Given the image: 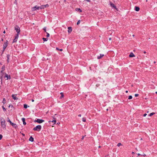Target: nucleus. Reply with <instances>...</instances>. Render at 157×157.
<instances>
[{
	"label": "nucleus",
	"instance_id": "1",
	"mask_svg": "<svg viewBox=\"0 0 157 157\" xmlns=\"http://www.w3.org/2000/svg\"><path fill=\"white\" fill-rule=\"evenodd\" d=\"M41 128V126L40 125H38L33 128L34 131H40Z\"/></svg>",
	"mask_w": 157,
	"mask_h": 157
},
{
	"label": "nucleus",
	"instance_id": "2",
	"mask_svg": "<svg viewBox=\"0 0 157 157\" xmlns=\"http://www.w3.org/2000/svg\"><path fill=\"white\" fill-rule=\"evenodd\" d=\"M5 122L6 121L4 119H3L1 122V125L4 129H6V125L5 124Z\"/></svg>",
	"mask_w": 157,
	"mask_h": 157
},
{
	"label": "nucleus",
	"instance_id": "3",
	"mask_svg": "<svg viewBox=\"0 0 157 157\" xmlns=\"http://www.w3.org/2000/svg\"><path fill=\"white\" fill-rule=\"evenodd\" d=\"M15 29L17 32V33L20 34V30L19 27L17 26H16L14 27Z\"/></svg>",
	"mask_w": 157,
	"mask_h": 157
},
{
	"label": "nucleus",
	"instance_id": "4",
	"mask_svg": "<svg viewBox=\"0 0 157 157\" xmlns=\"http://www.w3.org/2000/svg\"><path fill=\"white\" fill-rule=\"evenodd\" d=\"M8 42L7 40H6L5 42L3 44V52L4 51L6 48V47L8 45Z\"/></svg>",
	"mask_w": 157,
	"mask_h": 157
},
{
	"label": "nucleus",
	"instance_id": "5",
	"mask_svg": "<svg viewBox=\"0 0 157 157\" xmlns=\"http://www.w3.org/2000/svg\"><path fill=\"white\" fill-rule=\"evenodd\" d=\"M44 121V120L39 119H37L36 120H35L34 121L35 122H37L39 123H41Z\"/></svg>",
	"mask_w": 157,
	"mask_h": 157
},
{
	"label": "nucleus",
	"instance_id": "6",
	"mask_svg": "<svg viewBox=\"0 0 157 157\" xmlns=\"http://www.w3.org/2000/svg\"><path fill=\"white\" fill-rule=\"evenodd\" d=\"M39 9H40L39 6H35L32 9V11H35V10H39Z\"/></svg>",
	"mask_w": 157,
	"mask_h": 157
},
{
	"label": "nucleus",
	"instance_id": "7",
	"mask_svg": "<svg viewBox=\"0 0 157 157\" xmlns=\"http://www.w3.org/2000/svg\"><path fill=\"white\" fill-rule=\"evenodd\" d=\"M55 115H56V114H55L54 115V117H53V119H54V120H52V121H49V122H54V124H55L56 123V118H55Z\"/></svg>",
	"mask_w": 157,
	"mask_h": 157
},
{
	"label": "nucleus",
	"instance_id": "8",
	"mask_svg": "<svg viewBox=\"0 0 157 157\" xmlns=\"http://www.w3.org/2000/svg\"><path fill=\"white\" fill-rule=\"evenodd\" d=\"M6 74V75H5V78H7V79H6L7 80L8 79H10L11 78V77H10V75H8V74Z\"/></svg>",
	"mask_w": 157,
	"mask_h": 157
},
{
	"label": "nucleus",
	"instance_id": "9",
	"mask_svg": "<svg viewBox=\"0 0 157 157\" xmlns=\"http://www.w3.org/2000/svg\"><path fill=\"white\" fill-rule=\"evenodd\" d=\"M110 4L112 7H113L115 9H117L116 6H115L114 5L113 3L112 2H110Z\"/></svg>",
	"mask_w": 157,
	"mask_h": 157
},
{
	"label": "nucleus",
	"instance_id": "10",
	"mask_svg": "<svg viewBox=\"0 0 157 157\" xmlns=\"http://www.w3.org/2000/svg\"><path fill=\"white\" fill-rule=\"evenodd\" d=\"M68 33H71L72 31V28L71 27H68Z\"/></svg>",
	"mask_w": 157,
	"mask_h": 157
},
{
	"label": "nucleus",
	"instance_id": "11",
	"mask_svg": "<svg viewBox=\"0 0 157 157\" xmlns=\"http://www.w3.org/2000/svg\"><path fill=\"white\" fill-rule=\"evenodd\" d=\"M14 128H16L17 127V126L16 124H14L12 122L10 124Z\"/></svg>",
	"mask_w": 157,
	"mask_h": 157
},
{
	"label": "nucleus",
	"instance_id": "12",
	"mask_svg": "<svg viewBox=\"0 0 157 157\" xmlns=\"http://www.w3.org/2000/svg\"><path fill=\"white\" fill-rule=\"evenodd\" d=\"M21 120L23 122V124L24 125H25L26 124V122H25V119L24 118H22Z\"/></svg>",
	"mask_w": 157,
	"mask_h": 157
},
{
	"label": "nucleus",
	"instance_id": "13",
	"mask_svg": "<svg viewBox=\"0 0 157 157\" xmlns=\"http://www.w3.org/2000/svg\"><path fill=\"white\" fill-rule=\"evenodd\" d=\"M104 56V55L103 54H100V55L99 56H98L97 57V58L98 59H101V58H102L103 56Z\"/></svg>",
	"mask_w": 157,
	"mask_h": 157
},
{
	"label": "nucleus",
	"instance_id": "14",
	"mask_svg": "<svg viewBox=\"0 0 157 157\" xmlns=\"http://www.w3.org/2000/svg\"><path fill=\"white\" fill-rule=\"evenodd\" d=\"M135 56L133 54V53L132 52L129 55V57H134Z\"/></svg>",
	"mask_w": 157,
	"mask_h": 157
},
{
	"label": "nucleus",
	"instance_id": "15",
	"mask_svg": "<svg viewBox=\"0 0 157 157\" xmlns=\"http://www.w3.org/2000/svg\"><path fill=\"white\" fill-rule=\"evenodd\" d=\"M29 140L31 142H33L34 138L32 136H31L29 138Z\"/></svg>",
	"mask_w": 157,
	"mask_h": 157
},
{
	"label": "nucleus",
	"instance_id": "16",
	"mask_svg": "<svg viewBox=\"0 0 157 157\" xmlns=\"http://www.w3.org/2000/svg\"><path fill=\"white\" fill-rule=\"evenodd\" d=\"M12 97L14 100H17V97L15 96V95L14 94H13L12 96Z\"/></svg>",
	"mask_w": 157,
	"mask_h": 157
},
{
	"label": "nucleus",
	"instance_id": "17",
	"mask_svg": "<svg viewBox=\"0 0 157 157\" xmlns=\"http://www.w3.org/2000/svg\"><path fill=\"white\" fill-rule=\"evenodd\" d=\"M135 10L136 11H138L140 10V8L138 7L135 6Z\"/></svg>",
	"mask_w": 157,
	"mask_h": 157
},
{
	"label": "nucleus",
	"instance_id": "18",
	"mask_svg": "<svg viewBox=\"0 0 157 157\" xmlns=\"http://www.w3.org/2000/svg\"><path fill=\"white\" fill-rule=\"evenodd\" d=\"M19 34H18V33H17L16 35L15 36V38L16 39H18V36H19Z\"/></svg>",
	"mask_w": 157,
	"mask_h": 157
},
{
	"label": "nucleus",
	"instance_id": "19",
	"mask_svg": "<svg viewBox=\"0 0 157 157\" xmlns=\"http://www.w3.org/2000/svg\"><path fill=\"white\" fill-rule=\"evenodd\" d=\"M10 57V55H7V62H9V57Z\"/></svg>",
	"mask_w": 157,
	"mask_h": 157
},
{
	"label": "nucleus",
	"instance_id": "20",
	"mask_svg": "<svg viewBox=\"0 0 157 157\" xmlns=\"http://www.w3.org/2000/svg\"><path fill=\"white\" fill-rule=\"evenodd\" d=\"M44 5H42L40 7V9H44L45 8Z\"/></svg>",
	"mask_w": 157,
	"mask_h": 157
},
{
	"label": "nucleus",
	"instance_id": "21",
	"mask_svg": "<svg viewBox=\"0 0 157 157\" xmlns=\"http://www.w3.org/2000/svg\"><path fill=\"white\" fill-rule=\"evenodd\" d=\"M82 121L84 122L86 121V118L85 117H83L82 118Z\"/></svg>",
	"mask_w": 157,
	"mask_h": 157
},
{
	"label": "nucleus",
	"instance_id": "22",
	"mask_svg": "<svg viewBox=\"0 0 157 157\" xmlns=\"http://www.w3.org/2000/svg\"><path fill=\"white\" fill-rule=\"evenodd\" d=\"M2 103L4 104L6 103V99H5V98H3V99Z\"/></svg>",
	"mask_w": 157,
	"mask_h": 157
},
{
	"label": "nucleus",
	"instance_id": "23",
	"mask_svg": "<svg viewBox=\"0 0 157 157\" xmlns=\"http://www.w3.org/2000/svg\"><path fill=\"white\" fill-rule=\"evenodd\" d=\"M43 41H47L48 40V38H43Z\"/></svg>",
	"mask_w": 157,
	"mask_h": 157
},
{
	"label": "nucleus",
	"instance_id": "24",
	"mask_svg": "<svg viewBox=\"0 0 157 157\" xmlns=\"http://www.w3.org/2000/svg\"><path fill=\"white\" fill-rule=\"evenodd\" d=\"M24 107L25 109H26L28 107V105H27L25 104L24 105Z\"/></svg>",
	"mask_w": 157,
	"mask_h": 157
},
{
	"label": "nucleus",
	"instance_id": "25",
	"mask_svg": "<svg viewBox=\"0 0 157 157\" xmlns=\"http://www.w3.org/2000/svg\"><path fill=\"white\" fill-rule=\"evenodd\" d=\"M8 122H9L10 123V124L12 123L11 121L10 120L9 118H8V120H7Z\"/></svg>",
	"mask_w": 157,
	"mask_h": 157
},
{
	"label": "nucleus",
	"instance_id": "26",
	"mask_svg": "<svg viewBox=\"0 0 157 157\" xmlns=\"http://www.w3.org/2000/svg\"><path fill=\"white\" fill-rule=\"evenodd\" d=\"M1 69H2V70H3V71H4L5 70V66L3 65V66H2Z\"/></svg>",
	"mask_w": 157,
	"mask_h": 157
},
{
	"label": "nucleus",
	"instance_id": "27",
	"mask_svg": "<svg viewBox=\"0 0 157 157\" xmlns=\"http://www.w3.org/2000/svg\"><path fill=\"white\" fill-rule=\"evenodd\" d=\"M2 108L4 111L5 112L6 111V109L5 108L4 106H2Z\"/></svg>",
	"mask_w": 157,
	"mask_h": 157
},
{
	"label": "nucleus",
	"instance_id": "28",
	"mask_svg": "<svg viewBox=\"0 0 157 157\" xmlns=\"http://www.w3.org/2000/svg\"><path fill=\"white\" fill-rule=\"evenodd\" d=\"M17 39H16L15 38L14 39V40H13V43L16 42L17 41Z\"/></svg>",
	"mask_w": 157,
	"mask_h": 157
},
{
	"label": "nucleus",
	"instance_id": "29",
	"mask_svg": "<svg viewBox=\"0 0 157 157\" xmlns=\"http://www.w3.org/2000/svg\"><path fill=\"white\" fill-rule=\"evenodd\" d=\"M121 145H122V144H121L120 143H119L118 144H117V146L118 147H120V146Z\"/></svg>",
	"mask_w": 157,
	"mask_h": 157
},
{
	"label": "nucleus",
	"instance_id": "30",
	"mask_svg": "<svg viewBox=\"0 0 157 157\" xmlns=\"http://www.w3.org/2000/svg\"><path fill=\"white\" fill-rule=\"evenodd\" d=\"M46 33L47 34V35H46V36L47 37H49V36H50V35L49 34V33H48L47 32H46Z\"/></svg>",
	"mask_w": 157,
	"mask_h": 157
},
{
	"label": "nucleus",
	"instance_id": "31",
	"mask_svg": "<svg viewBox=\"0 0 157 157\" xmlns=\"http://www.w3.org/2000/svg\"><path fill=\"white\" fill-rule=\"evenodd\" d=\"M60 94L61 95V96L60 97V98H63L64 96V95L63 93H61Z\"/></svg>",
	"mask_w": 157,
	"mask_h": 157
},
{
	"label": "nucleus",
	"instance_id": "32",
	"mask_svg": "<svg viewBox=\"0 0 157 157\" xmlns=\"http://www.w3.org/2000/svg\"><path fill=\"white\" fill-rule=\"evenodd\" d=\"M155 114V113H151L150 114H149V116H152L154 114Z\"/></svg>",
	"mask_w": 157,
	"mask_h": 157
},
{
	"label": "nucleus",
	"instance_id": "33",
	"mask_svg": "<svg viewBox=\"0 0 157 157\" xmlns=\"http://www.w3.org/2000/svg\"><path fill=\"white\" fill-rule=\"evenodd\" d=\"M132 98V96L131 95H130V96H129L128 98V99H131Z\"/></svg>",
	"mask_w": 157,
	"mask_h": 157
},
{
	"label": "nucleus",
	"instance_id": "34",
	"mask_svg": "<svg viewBox=\"0 0 157 157\" xmlns=\"http://www.w3.org/2000/svg\"><path fill=\"white\" fill-rule=\"evenodd\" d=\"M43 29L44 30L45 32L46 33L47 32L46 28L45 27Z\"/></svg>",
	"mask_w": 157,
	"mask_h": 157
},
{
	"label": "nucleus",
	"instance_id": "35",
	"mask_svg": "<svg viewBox=\"0 0 157 157\" xmlns=\"http://www.w3.org/2000/svg\"><path fill=\"white\" fill-rule=\"evenodd\" d=\"M56 49H57V50H59V51H63V49H59L58 48H56Z\"/></svg>",
	"mask_w": 157,
	"mask_h": 157
},
{
	"label": "nucleus",
	"instance_id": "36",
	"mask_svg": "<svg viewBox=\"0 0 157 157\" xmlns=\"http://www.w3.org/2000/svg\"><path fill=\"white\" fill-rule=\"evenodd\" d=\"M2 138V136L1 134H0V140H1Z\"/></svg>",
	"mask_w": 157,
	"mask_h": 157
},
{
	"label": "nucleus",
	"instance_id": "37",
	"mask_svg": "<svg viewBox=\"0 0 157 157\" xmlns=\"http://www.w3.org/2000/svg\"><path fill=\"white\" fill-rule=\"evenodd\" d=\"M48 6H48V4H46V5H44V6H44L45 8L46 7H48Z\"/></svg>",
	"mask_w": 157,
	"mask_h": 157
},
{
	"label": "nucleus",
	"instance_id": "38",
	"mask_svg": "<svg viewBox=\"0 0 157 157\" xmlns=\"http://www.w3.org/2000/svg\"><path fill=\"white\" fill-rule=\"evenodd\" d=\"M139 96V94H135V96L136 97H137Z\"/></svg>",
	"mask_w": 157,
	"mask_h": 157
},
{
	"label": "nucleus",
	"instance_id": "39",
	"mask_svg": "<svg viewBox=\"0 0 157 157\" xmlns=\"http://www.w3.org/2000/svg\"><path fill=\"white\" fill-rule=\"evenodd\" d=\"M147 115V114H146V113H145V114H144L143 115V116H144V117H145Z\"/></svg>",
	"mask_w": 157,
	"mask_h": 157
},
{
	"label": "nucleus",
	"instance_id": "40",
	"mask_svg": "<svg viewBox=\"0 0 157 157\" xmlns=\"http://www.w3.org/2000/svg\"><path fill=\"white\" fill-rule=\"evenodd\" d=\"M85 136H82V140H83V139H84V137Z\"/></svg>",
	"mask_w": 157,
	"mask_h": 157
},
{
	"label": "nucleus",
	"instance_id": "41",
	"mask_svg": "<svg viewBox=\"0 0 157 157\" xmlns=\"http://www.w3.org/2000/svg\"><path fill=\"white\" fill-rule=\"evenodd\" d=\"M76 10L77 11H78V8H76Z\"/></svg>",
	"mask_w": 157,
	"mask_h": 157
},
{
	"label": "nucleus",
	"instance_id": "42",
	"mask_svg": "<svg viewBox=\"0 0 157 157\" xmlns=\"http://www.w3.org/2000/svg\"><path fill=\"white\" fill-rule=\"evenodd\" d=\"M82 12V10L81 9H79V12Z\"/></svg>",
	"mask_w": 157,
	"mask_h": 157
},
{
	"label": "nucleus",
	"instance_id": "43",
	"mask_svg": "<svg viewBox=\"0 0 157 157\" xmlns=\"http://www.w3.org/2000/svg\"><path fill=\"white\" fill-rule=\"evenodd\" d=\"M137 155L138 156H140V154L139 153H138V154H137Z\"/></svg>",
	"mask_w": 157,
	"mask_h": 157
},
{
	"label": "nucleus",
	"instance_id": "44",
	"mask_svg": "<svg viewBox=\"0 0 157 157\" xmlns=\"http://www.w3.org/2000/svg\"><path fill=\"white\" fill-rule=\"evenodd\" d=\"M77 25H78V21H77Z\"/></svg>",
	"mask_w": 157,
	"mask_h": 157
},
{
	"label": "nucleus",
	"instance_id": "45",
	"mask_svg": "<svg viewBox=\"0 0 157 157\" xmlns=\"http://www.w3.org/2000/svg\"><path fill=\"white\" fill-rule=\"evenodd\" d=\"M109 40H111V38H109Z\"/></svg>",
	"mask_w": 157,
	"mask_h": 157
},
{
	"label": "nucleus",
	"instance_id": "46",
	"mask_svg": "<svg viewBox=\"0 0 157 157\" xmlns=\"http://www.w3.org/2000/svg\"><path fill=\"white\" fill-rule=\"evenodd\" d=\"M3 70H2V71H1V73H3Z\"/></svg>",
	"mask_w": 157,
	"mask_h": 157
},
{
	"label": "nucleus",
	"instance_id": "47",
	"mask_svg": "<svg viewBox=\"0 0 157 157\" xmlns=\"http://www.w3.org/2000/svg\"><path fill=\"white\" fill-rule=\"evenodd\" d=\"M32 102H34V100L33 99H32Z\"/></svg>",
	"mask_w": 157,
	"mask_h": 157
},
{
	"label": "nucleus",
	"instance_id": "48",
	"mask_svg": "<svg viewBox=\"0 0 157 157\" xmlns=\"http://www.w3.org/2000/svg\"><path fill=\"white\" fill-rule=\"evenodd\" d=\"M3 33H6V32H5V31H4V32H3Z\"/></svg>",
	"mask_w": 157,
	"mask_h": 157
},
{
	"label": "nucleus",
	"instance_id": "49",
	"mask_svg": "<svg viewBox=\"0 0 157 157\" xmlns=\"http://www.w3.org/2000/svg\"><path fill=\"white\" fill-rule=\"evenodd\" d=\"M125 92L126 93H127L128 92V91L126 90V91H125Z\"/></svg>",
	"mask_w": 157,
	"mask_h": 157
},
{
	"label": "nucleus",
	"instance_id": "50",
	"mask_svg": "<svg viewBox=\"0 0 157 157\" xmlns=\"http://www.w3.org/2000/svg\"><path fill=\"white\" fill-rule=\"evenodd\" d=\"M144 53H145H145H146V52H145V51H144Z\"/></svg>",
	"mask_w": 157,
	"mask_h": 157
},
{
	"label": "nucleus",
	"instance_id": "51",
	"mask_svg": "<svg viewBox=\"0 0 157 157\" xmlns=\"http://www.w3.org/2000/svg\"><path fill=\"white\" fill-rule=\"evenodd\" d=\"M81 114H79V117H81Z\"/></svg>",
	"mask_w": 157,
	"mask_h": 157
},
{
	"label": "nucleus",
	"instance_id": "52",
	"mask_svg": "<svg viewBox=\"0 0 157 157\" xmlns=\"http://www.w3.org/2000/svg\"><path fill=\"white\" fill-rule=\"evenodd\" d=\"M134 153H134V152H132V154H134Z\"/></svg>",
	"mask_w": 157,
	"mask_h": 157
},
{
	"label": "nucleus",
	"instance_id": "53",
	"mask_svg": "<svg viewBox=\"0 0 157 157\" xmlns=\"http://www.w3.org/2000/svg\"><path fill=\"white\" fill-rule=\"evenodd\" d=\"M80 20H79V24L80 23Z\"/></svg>",
	"mask_w": 157,
	"mask_h": 157
},
{
	"label": "nucleus",
	"instance_id": "54",
	"mask_svg": "<svg viewBox=\"0 0 157 157\" xmlns=\"http://www.w3.org/2000/svg\"><path fill=\"white\" fill-rule=\"evenodd\" d=\"M136 150H137V151H138V150L137 149V148H136Z\"/></svg>",
	"mask_w": 157,
	"mask_h": 157
},
{
	"label": "nucleus",
	"instance_id": "55",
	"mask_svg": "<svg viewBox=\"0 0 157 157\" xmlns=\"http://www.w3.org/2000/svg\"><path fill=\"white\" fill-rule=\"evenodd\" d=\"M143 139H142V138H141V139H140V140H142Z\"/></svg>",
	"mask_w": 157,
	"mask_h": 157
},
{
	"label": "nucleus",
	"instance_id": "56",
	"mask_svg": "<svg viewBox=\"0 0 157 157\" xmlns=\"http://www.w3.org/2000/svg\"><path fill=\"white\" fill-rule=\"evenodd\" d=\"M98 147H99V148H100V147H101V146H99Z\"/></svg>",
	"mask_w": 157,
	"mask_h": 157
},
{
	"label": "nucleus",
	"instance_id": "57",
	"mask_svg": "<svg viewBox=\"0 0 157 157\" xmlns=\"http://www.w3.org/2000/svg\"><path fill=\"white\" fill-rule=\"evenodd\" d=\"M155 93H156V94H157V92H155Z\"/></svg>",
	"mask_w": 157,
	"mask_h": 157
},
{
	"label": "nucleus",
	"instance_id": "58",
	"mask_svg": "<svg viewBox=\"0 0 157 157\" xmlns=\"http://www.w3.org/2000/svg\"><path fill=\"white\" fill-rule=\"evenodd\" d=\"M48 56H49V55H50L49 54H48Z\"/></svg>",
	"mask_w": 157,
	"mask_h": 157
},
{
	"label": "nucleus",
	"instance_id": "59",
	"mask_svg": "<svg viewBox=\"0 0 157 157\" xmlns=\"http://www.w3.org/2000/svg\"><path fill=\"white\" fill-rule=\"evenodd\" d=\"M48 56H49V55H50L49 54H48Z\"/></svg>",
	"mask_w": 157,
	"mask_h": 157
},
{
	"label": "nucleus",
	"instance_id": "60",
	"mask_svg": "<svg viewBox=\"0 0 157 157\" xmlns=\"http://www.w3.org/2000/svg\"><path fill=\"white\" fill-rule=\"evenodd\" d=\"M48 56H49V55H50L49 54H48Z\"/></svg>",
	"mask_w": 157,
	"mask_h": 157
},
{
	"label": "nucleus",
	"instance_id": "61",
	"mask_svg": "<svg viewBox=\"0 0 157 157\" xmlns=\"http://www.w3.org/2000/svg\"><path fill=\"white\" fill-rule=\"evenodd\" d=\"M133 36H134V35H133Z\"/></svg>",
	"mask_w": 157,
	"mask_h": 157
},
{
	"label": "nucleus",
	"instance_id": "62",
	"mask_svg": "<svg viewBox=\"0 0 157 157\" xmlns=\"http://www.w3.org/2000/svg\"><path fill=\"white\" fill-rule=\"evenodd\" d=\"M64 2H65L66 1V0H64Z\"/></svg>",
	"mask_w": 157,
	"mask_h": 157
},
{
	"label": "nucleus",
	"instance_id": "63",
	"mask_svg": "<svg viewBox=\"0 0 157 157\" xmlns=\"http://www.w3.org/2000/svg\"><path fill=\"white\" fill-rule=\"evenodd\" d=\"M154 63H155V62H154Z\"/></svg>",
	"mask_w": 157,
	"mask_h": 157
},
{
	"label": "nucleus",
	"instance_id": "64",
	"mask_svg": "<svg viewBox=\"0 0 157 157\" xmlns=\"http://www.w3.org/2000/svg\"><path fill=\"white\" fill-rule=\"evenodd\" d=\"M1 78L2 79V77H1Z\"/></svg>",
	"mask_w": 157,
	"mask_h": 157
}]
</instances>
